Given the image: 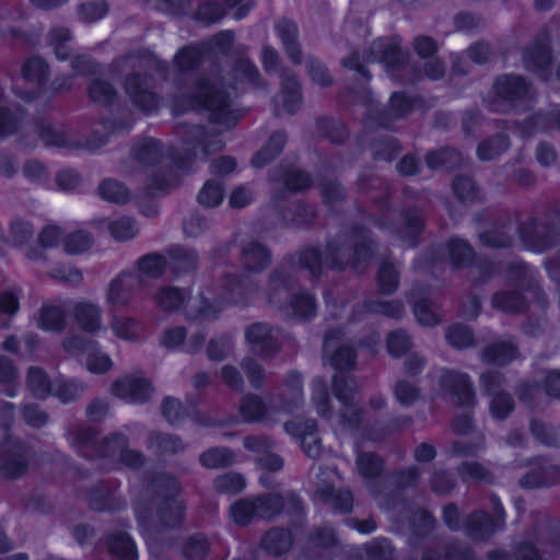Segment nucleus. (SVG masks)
Here are the masks:
<instances>
[{"label": "nucleus", "mask_w": 560, "mask_h": 560, "mask_svg": "<svg viewBox=\"0 0 560 560\" xmlns=\"http://www.w3.org/2000/svg\"><path fill=\"white\" fill-rule=\"evenodd\" d=\"M196 106L210 110L211 120L224 127L233 126L240 113L232 108L228 92L218 83L202 82L198 86Z\"/></svg>", "instance_id": "f257e3e1"}, {"label": "nucleus", "mask_w": 560, "mask_h": 560, "mask_svg": "<svg viewBox=\"0 0 560 560\" xmlns=\"http://www.w3.org/2000/svg\"><path fill=\"white\" fill-rule=\"evenodd\" d=\"M282 509V499L278 495L261 497L256 500H240L230 508V517L236 524L244 525L255 516L270 518Z\"/></svg>", "instance_id": "f03ea898"}, {"label": "nucleus", "mask_w": 560, "mask_h": 560, "mask_svg": "<svg viewBox=\"0 0 560 560\" xmlns=\"http://www.w3.org/2000/svg\"><path fill=\"white\" fill-rule=\"evenodd\" d=\"M27 382L36 396L45 398L48 395H55L63 402L75 398L81 392V387L75 382L56 381L51 384L45 372L36 368L28 371Z\"/></svg>", "instance_id": "7ed1b4c3"}, {"label": "nucleus", "mask_w": 560, "mask_h": 560, "mask_svg": "<svg viewBox=\"0 0 560 560\" xmlns=\"http://www.w3.org/2000/svg\"><path fill=\"white\" fill-rule=\"evenodd\" d=\"M67 352L83 355L86 369L92 373H105L113 366L108 354L98 350L97 345L81 337H71L65 342Z\"/></svg>", "instance_id": "20e7f679"}, {"label": "nucleus", "mask_w": 560, "mask_h": 560, "mask_svg": "<svg viewBox=\"0 0 560 560\" xmlns=\"http://www.w3.org/2000/svg\"><path fill=\"white\" fill-rule=\"evenodd\" d=\"M140 287L133 273H121L109 283L105 296L106 303L113 307L125 306L129 303L135 290Z\"/></svg>", "instance_id": "39448f33"}, {"label": "nucleus", "mask_w": 560, "mask_h": 560, "mask_svg": "<svg viewBox=\"0 0 560 560\" xmlns=\"http://www.w3.org/2000/svg\"><path fill=\"white\" fill-rule=\"evenodd\" d=\"M113 392L119 398L141 402L150 397L152 387L141 376H126L114 384Z\"/></svg>", "instance_id": "423d86ee"}, {"label": "nucleus", "mask_w": 560, "mask_h": 560, "mask_svg": "<svg viewBox=\"0 0 560 560\" xmlns=\"http://www.w3.org/2000/svg\"><path fill=\"white\" fill-rule=\"evenodd\" d=\"M74 317L82 330L89 334L100 335L106 331L102 323L101 308L97 304L81 301L74 306Z\"/></svg>", "instance_id": "0eeeda50"}, {"label": "nucleus", "mask_w": 560, "mask_h": 560, "mask_svg": "<svg viewBox=\"0 0 560 560\" xmlns=\"http://www.w3.org/2000/svg\"><path fill=\"white\" fill-rule=\"evenodd\" d=\"M500 383V377L495 374H485L481 376V384L489 395H493L490 402V411L497 419L505 418L512 410L511 397L506 394H495L494 390Z\"/></svg>", "instance_id": "6e6552de"}, {"label": "nucleus", "mask_w": 560, "mask_h": 560, "mask_svg": "<svg viewBox=\"0 0 560 560\" xmlns=\"http://www.w3.org/2000/svg\"><path fill=\"white\" fill-rule=\"evenodd\" d=\"M324 357L340 372L354 366V353L352 349L341 346L337 338H326L324 341Z\"/></svg>", "instance_id": "1a4fd4ad"}, {"label": "nucleus", "mask_w": 560, "mask_h": 560, "mask_svg": "<svg viewBox=\"0 0 560 560\" xmlns=\"http://www.w3.org/2000/svg\"><path fill=\"white\" fill-rule=\"evenodd\" d=\"M284 430L288 434L299 440L305 453L313 457L314 423L311 419L306 420L303 416L298 415L293 420L285 422Z\"/></svg>", "instance_id": "9d476101"}, {"label": "nucleus", "mask_w": 560, "mask_h": 560, "mask_svg": "<svg viewBox=\"0 0 560 560\" xmlns=\"http://www.w3.org/2000/svg\"><path fill=\"white\" fill-rule=\"evenodd\" d=\"M246 340L255 352L268 354L273 348L270 329L262 324H254L246 330Z\"/></svg>", "instance_id": "9b49d317"}, {"label": "nucleus", "mask_w": 560, "mask_h": 560, "mask_svg": "<svg viewBox=\"0 0 560 560\" xmlns=\"http://www.w3.org/2000/svg\"><path fill=\"white\" fill-rule=\"evenodd\" d=\"M166 267V259L161 255H148L143 257L139 264L136 272H132L138 282L143 285L149 279L156 278L162 275Z\"/></svg>", "instance_id": "f8f14e48"}, {"label": "nucleus", "mask_w": 560, "mask_h": 560, "mask_svg": "<svg viewBox=\"0 0 560 560\" xmlns=\"http://www.w3.org/2000/svg\"><path fill=\"white\" fill-rule=\"evenodd\" d=\"M244 446L249 451L261 453L258 462L262 467L270 470H278L282 467L281 458L269 452V444L266 440L250 436L245 439Z\"/></svg>", "instance_id": "ddd939ff"}, {"label": "nucleus", "mask_w": 560, "mask_h": 560, "mask_svg": "<svg viewBox=\"0 0 560 560\" xmlns=\"http://www.w3.org/2000/svg\"><path fill=\"white\" fill-rule=\"evenodd\" d=\"M165 492L163 517L166 518L170 516V518H172V523H176L182 518L184 511L182 500L176 497L178 493L177 482L173 479H167L165 481Z\"/></svg>", "instance_id": "4468645a"}, {"label": "nucleus", "mask_w": 560, "mask_h": 560, "mask_svg": "<svg viewBox=\"0 0 560 560\" xmlns=\"http://www.w3.org/2000/svg\"><path fill=\"white\" fill-rule=\"evenodd\" d=\"M38 328L47 331H56L63 327L65 314L59 305H44L36 318Z\"/></svg>", "instance_id": "2eb2a0df"}, {"label": "nucleus", "mask_w": 560, "mask_h": 560, "mask_svg": "<svg viewBox=\"0 0 560 560\" xmlns=\"http://www.w3.org/2000/svg\"><path fill=\"white\" fill-rule=\"evenodd\" d=\"M442 383L443 386L448 387L451 392L459 397L462 404H466L471 400L472 392L466 375L445 372L442 376Z\"/></svg>", "instance_id": "dca6fc26"}, {"label": "nucleus", "mask_w": 560, "mask_h": 560, "mask_svg": "<svg viewBox=\"0 0 560 560\" xmlns=\"http://www.w3.org/2000/svg\"><path fill=\"white\" fill-rule=\"evenodd\" d=\"M527 88L525 82L515 75H505L497 80V93L506 100H514L525 94Z\"/></svg>", "instance_id": "f3484780"}, {"label": "nucleus", "mask_w": 560, "mask_h": 560, "mask_svg": "<svg viewBox=\"0 0 560 560\" xmlns=\"http://www.w3.org/2000/svg\"><path fill=\"white\" fill-rule=\"evenodd\" d=\"M126 91L133 102L143 109H149L147 101H151L152 94L147 82L139 75L131 77L126 82Z\"/></svg>", "instance_id": "a211bd4d"}, {"label": "nucleus", "mask_w": 560, "mask_h": 560, "mask_svg": "<svg viewBox=\"0 0 560 560\" xmlns=\"http://www.w3.org/2000/svg\"><path fill=\"white\" fill-rule=\"evenodd\" d=\"M284 140L285 137L282 132L275 133L270 138L268 145L255 154L252 160L253 166L257 168L265 166L268 161L273 159L281 151Z\"/></svg>", "instance_id": "6ab92c4d"}, {"label": "nucleus", "mask_w": 560, "mask_h": 560, "mask_svg": "<svg viewBox=\"0 0 560 560\" xmlns=\"http://www.w3.org/2000/svg\"><path fill=\"white\" fill-rule=\"evenodd\" d=\"M109 550L125 560H135L137 556L136 546L129 535L122 533L115 535L108 540Z\"/></svg>", "instance_id": "aec40b11"}, {"label": "nucleus", "mask_w": 560, "mask_h": 560, "mask_svg": "<svg viewBox=\"0 0 560 560\" xmlns=\"http://www.w3.org/2000/svg\"><path fill=\"white\" fill-rule=\"evenodd\" d=\"M20 294L15 290H7L0 294V326L9 324L11 317L19 311Z\"/></svg>", "instance_id": "412c9836"}, {"label": "nucleus", "mask_w": 560, "mask_h": 560, "mask_svg": "<svg viewBox=\"0 0 560 560\" xmlns=\"http://www.w3.org/2000/svg\"><path fill=\"white\" fill-rule=\"evenodd\" d=\"M291 545V536L283 529H272L266 534L262 540L264 548L273 555H279Z\"/></svg>", "instance_id": "4be33fe9"}, {"label": "nucleus", "mask_w": 560, "mask_h": 560, "mask_svg": "<svg viewBox=\"0 0 560 560\" xmlns=\"http://www.w3.org/2000/svg\"><path fill=\"white\" fill-rule=\"evenodd\" d=\"M244 262L253 270H260L269 262V254L267 249L258 244L253 243L244 249Z\"/></svg>", "instance_id": "5701e85b"}, {"label": "nucleus", "mask_w": 560, "mask_h": 560, "mask_svg": "<svg viewBox=\"0 0 560 560\" xmlns=\"http://www.w3.org/2000/svg\"><path fill=\"white\" fill-rule=\"evenodd\" d=\"M46 63L38 57L30 58L22 70V80L38 86L46 75Z\"/></svg>", "instance_id": "b1692460"}, {"label": "nucleus", "mask_w": 560, "mask_h": 560, "mask_svg": "<svg viewBox=\"0 0 560 560\" xmlns=\"http://www.w3.org/2000/svg\"><path fill=\"white\" fill-rule=\"evenodd\" d=\"M241 416L245 421L269 419V410L257 397H247L241 405Z\"/></svg>", "instance_id": "393cba45"}, {"label": "nucleus", "mask_w": 560, "mask_h": 560, "mask_svg": "<svg viewBox=\"0 0 560 560\" xmlns=\"http://www.w3.org/2000/svg\"><path fill=\"white\" fill-rule=\"evenodd\" d=\"M113 334L122 340H132L139 331V324L127 317L114 316L110 322Z\"/></svg>", "instance_id": "a878e982"}, {"label": "nucleus", "mask_w": 560, "mask_h": 560, "mask_svg": "<svg viewBox=\"0 0 560 560\" xmlns=\"http://www.w3.org/2000/svg\"><path fill=\"white\" fill-rule=\"evenodd\" d=\"M278 32L288 55L293 61L298 62L300 60V49L295 42V25L289 22L282 23L278 26Z\"/></svg>", "instance_id": "bb28decb"}, {"label": "nucleus", "mask_w": 560, "mask_h": 560, "mask_svg": "<svg viewBox=\"0 0 560 560\" xmlns=\"http://www.w3.org/2000/svg\"><path fill=\"white\" fill-rule=\"evenodd\" d=\"M107 447L113 452H119L121 460L129 466H137L141 463V455L133 451H126L125 438L121 434L112 436L107 442Z\"/></svg>", "instance_id": "cd10ccee"}, {"label": "nucleus", "mask_w": 560, "mask_h": 560, "mask_svg": "<svg viewBox=\"0 0 560 560\" xmlns=\"http://www.w3.org/2000/svg\"><path fill=\"white\" fill-rule=\"evenodd\" d=\"M100 195L112 202L122 203L128 200L129 192L127 188L116 180H104L100 185Z\"/></svg>", "instance_id": "c85d7f7f"}, {"label": "nucleus", "mask_w": 560, "mask_h": 560, "mask_svg": "<svg viewBox=\"0 0 560 560\" xmlns=\"http://www.w3.org/2000/svg\"><path fill=\"white\" fill-rule=\"evenodd\" d=\"M109 232L117 241H127L138 233V226L130 218H120L109 223Z\"/></svg>", "instance_id": "c756f323"}, {"label": "nucleus", "mask_w": 560, "mask_h": 560, "mask_svg": "<svg viewBox=\"0 0 560 560\" xmlns=\"http://www.w3.org/2000/svg\"><path fill=\"white\" fill-rule=\"evenodd\" d=\"M320 497L340 512H349L352 508V495L348 490H339L335 493L332 489H326L322 491Z\"/></svg>", "instance_id": "7c9ffc66"}, {"label": "nucleus", "mask_w": 560, "mask_h": 560, "mask_svg": "<svg viewBox=\"0 0 560 560\" xmlns=\"http://www.w3.org/2000/svg\"><path fill=\"white\" fill-rule=\"evenodd\" d=\"M200 460L208 468H218L231 464L233 455L225 448H212L203 453Z\"/></svg>", "instance_id": "2f4dec72"}, {"label": "nucleus", "mask_w": 560, "mask_h": 560, "mask_svg": "<svg viewBox=\"0 0 560 560\" xmlns=\"http://www.w3.org/2000/svg\"><path fill=\"white\" fill-rule=\"evenodd\" d=\"M223 199V190L220 184L208 182L199 192L198 200L206 207H215Z\"/></svg>", "instance_id": "473e14b6"}, {"label": "nucleus", "mask_w": 560, "mask_h": 560, "mask_svg": "<svg viewBox=\"0 0 560 560\" xmlns=\"http://www.w3.org/2000/svg\"><path fill=\"white\" fill-rule=\"evenodd\" d=\"M516 357L515 348L510 343H501L486 352V360L494 364H504Z\"/></svg>", "instance_id": "72a5a7b5"}, {"label": "nucleus", "mask_w": 560, "mask_h": 560, "mask_svg": "<svg viewBox=\"0 0 560 560\" xmlns=\"http://www.w3.org/2000/svg\"><path fill=\"white\" fill-rule=\"evenodd\" d=\"M509 143L505 137H498L489 140L478 147L477 153L480 160H491L508 148Z\"/></svg>", "instance_id": "f704fd0d"}, {"label": "nucleus", "mask_w": 560, "mask_h": 560, "mask_svg": "<svg viewBox=\"0 0 560 560\" xmlns=\"http://www.w3.org/2000/svg\"><path fill=\"white\" fill-rule=\"evenodd\" d=\"M186 294L177 289L168 288L158 295L156 302L165 310H177L184 305Z\"/></svg>", "instance_id": "c9c22d12"}, {"label": "nucleus", "mask_w": 560, "mask_h": 560, "mask_svg": "<svg viewBox=\"0 0 560 560\" xmlns=\"http://www.w3.org/2000/svg\"><path fill=\"white\" fill-rule=\"evenodd\" d=\"M245 481L241 475L226 474L220 476L215 481V488L223 493H236L244 489Z\"/></svg>", "instance_id": "e433bc0d"}, {"label": "nucleus", "mask_w": 560, "mask_h": 560, "mask_svg": "<svg viewBox=\"0 0 560 560\" xmlns=\"http://www.w3.org/2000/svg\"><path fill=\"white\" fill-rule=\"evenodd\" d=\"M458 160V154L453 149H444L439 152H432L427 156V163L431 168L439 166L451 167Z\"/></svg>", "instance_id": "4c0bfd02"}, {"label": "nucleus", "mask_w": 560, "mask_h": 560, "mask_svg": "<svg viewBox=\"0 0 560 560\" xmlns=\"http://www.w3.org/2000/svg\"><path fill=\"white\" fill-rule=\"evenodd\" d=\"M91 245V238L83 232H77L67 236L63 242V249L69 254H80Z\"/></svg>", "instance_id": "58836bf2"}, {"label": "nucleus", "mask_w": 560, "mask_h": 560, "mask_svg": "<svg viewBox=\"0 0 560 560\" xmlns=\"http://www.w3.org/2000/svg\"><path fill=\"white\" fill-rule=\"evenodd\" d=\"M447 341L455 348H465L471 345L472 335L465 326H453L446 334Z\"/></svg>", "instance_id": "ea45409f"}, {"label": "nucleus", "mask_w": 560, "mask_h": 560, "mask_svg": "<svg viewBox=\"0 0 560 560\" xmlns=\"http://www.w3.org/2000/svg\"><path fill=\"white\" fill-rule=\"evenodd\" d=\"M358 467L360 474L370 478L377 475L382 469L381 459L374 454H363L358 458Z\"/></svg>", "instance_id": "a19ab883"}, {"label": "nucleus", "mask_w": 560, "mask_h": 560, "mask_svg": "<svg viewBox=\"0 0 560 560\" xmlns=\"http://www.w3.org/2000/svg\"><path fill=\"white\" fill-rule=\"evenodd\" d=\"M202 57V50L199 47L190 46L178 51L175 62L180 69H188L195 66Z\"/></svg>", "instance_id": "79ce46f5"}, {"label": "nucleus", "mask_w": 560, "mask_h": 560, "mask_svg": "<svg viewBox=\"0 0 560 560\" xmlns=\"http://www.w3.org/2000/svg\"><path fill=\"white\" fill-rule=\"evenodd\" d=\"M470 532L475 537H482L483 534L491 533L497 529V525L488 517L487 514L480 512L472 516L470 522Z\"/></svg>", "instance_id": "37998d69"}, {"label": "nucleus", "mask_w": 560, "mask_h": 560, "mask_svg": "<svg viewBox=\"0 0 560 560\" xmlns=\"http://www.w3.org/2000/svg\"><path fill=\"white\" fill-rule=\"evenodd\" d=\"M448 252L454 265H460L465 260H468L472 255L469 245L462 240H453L448 245Z\"/></svg>", "instance_id": "c03bdc74"}, {"label": "nucleus", "mask_w": 560, "mask_h": 560, "mask_svg": "<svg viewBox=\"0 0 560 560\" xmlns=\"http://www.w3.org/2000/svg\"><path fill=\"white\" fill-rule=\"evenodd\" d=\"M18 117L5 105L0 97V136H8L15 131Z\"/></svg>", "instance_id": "a18cd8bd"}, {"label": "nucleus", "mask_w": 560, "mask_h": 560, "mask_svg": "<svg viewBox=\"0 0 560 560\" xmlns=\"http://www.w3.org/2000/svg\"><path fill=\"white\" fill-rule=\"evenodd\" d=\"M208 551V541L201 536L197 535L191 537L184 549V553L187 558L196 560L201 558Z\"/></svg>", "instance_id": "49530a36"}, {"label": "nucleus", "mask_w": 560, "mask_h": 560, "mask_svg": "<svg viewBox=\"0 0 560 560\" xmlns=\"http://www.w3.org/2000/svg\"><path fill=\"white\" fill-rule=\"evenodd\" d=\"M415 315L418 323L423 326H432L439 320V316L433 312L427 301L419 302L415 305Z\"/></svg>", "instance_id": "de8ad7c7"}, {"label": "nucleus", "mask_w": 560, "mask_h": 560, "mask_svg": "<svg viewBox=\"0 0 560 560\" xmlns=\"http://www.w3.org/2000/svg\"><path fill=\"white\" fill-rule=\"evenodd\" d=\"M378 283L380 289L385 292L389 293L397 287V275L393 266L390 265H384L380 269L378 273Z\"/></svg>", "instance_id": "09e8293b"}, {"label": "nucleus", "mask_w": 560, "mask_h": 560, "mask_svg": "<svg viewBox=\"0 0 560 560\" xmlns=\"http://www.w3.org/2000/svg\"><path fill=\"white\" fill-rule=\"evenodd\" d=\"M284 185L290 190H300L311 184V177L301 171H290L284 176Z\"/></svg>", "instance_id": "8fccbe9b"}, {"label": "nucleus", "mask_w": 560, "mask_h": 560, "mask_svg": "<svg viewBox=\"0 0 560 560\" xmlns=\"http://www.w3.org/2000/svg\"><path fill=\"white\" fill-rule=\"evenodd\" d=\"M387 347L392 355L402 354L409 347L408 336L401 331L393 332L388 337Z\"/></svg>", "instance_id": "3c124183"}, {"label": "nucleus", "mask_w": 560, "mask_h": 560, "mask_svg": "<svg viewBox=\"0 0 560 560\" xmlns=\"http://www.w3.org/2000/svg\"><path fill=\"white\" fill-rule=\"evenodd\" d=\"M32 234V230L26 222L14 221L11 225V240L10 243L14 246H22L27 237Z\"/></svg>", "instance_id": "603ef678"}, {"label": "nucleus", "mask_w": 560, "mask_h": 560, "mask_svg": "<svg viewBox=\"0 0 560 560\" xmlns=\"http://www.w3.org/2000/svg\"><path fill=\"white\" fill-rule=\"evenodd\" d=\"M90 95L94 101L107 103L114 95L113 88L104 81H95L90 88Z\"/></svg>", "instance_id": "864d4df0"}, {"label": "nucleus", "mask_w": 560, "mask_h": 560, "mask_svg": "<svg viewBox=\"0 0 560 560\" xmlns=\"http://www.w3.org/2000/svg\"><path fill=\"white\" fill-rule=\"evenodd\" d=\"M197 15L205 23H213L222 18L223 10L217 3H207L198 10Z\"/></svg>", "instance_id": "5fc2aeb1"}, {"label": "nucleus", "mask_w": 560, "mask_h": 560, "mask_svg": "<svg viewBox=\"0 0 560 560\" xmlns=\"http://www.w3.org/2000/svg\"><path fill=\"white\" fill-rule=\"evenodd\" d=\"M293 310L299 316H308L314 310L312 296L305 293L298 294L293 300Z\"/></svg>", "instance_id": "6e6d98bb"}, {"label": "nucleus", "mask_w": 560, "mask_h": 560, "mask_svg": "<svg viewBox=\"0 0 560 560\" xmlns=\"http://www.w3.org/2000/svg\"><path fill=\"white\" fill-rule=\"evenodd\" d=\"M61 237V232L57 226H47L39 235V242L43 247L56 246Z\"/></svg>", "instance_id": "4d7b16f0"}, {"label": "nucleus", "mask_w": 560, "mask_h": 560, "mask_svg": "<svg viewBox=\"0 0 560 560\" xmlns=\"http://www.w3.org/2000/svg\"><path fill=\"white\" fill-rule=\"evenodd\" d=\"M395 394L401 404H410L417 398V390L415 387L405 382L397 384Z\"/></svg>", "instance_id": "13d9d810"}, {"label": "nucleus", "mask_w": 560, "mask_h": 560, "mask_svg": "<svg viewBox=\"0 0 560 560\" xmlns=\"http://www.w3.org/2000/svg\"><path fill=\"white\" fill-rule=\"evenodd\" d=\"M516 298L514 293H500L493 298V305L503 311L512 312L517 310Z\"/></svg>", "instance_id": "bf43d9fd"}, {"label": "nucleus", "mask_w": 560, "mask_h": 560, "mask_svg": "<svg viewBox=\"0 0 560 560\" xmlns=\"http://www.w3.org/2000/svg\"><path fill=\"white\" fill-rule=\"evenodd\" d=\"M252 200V192L246 187L236 188L231 197L230 205L234 208H242L248 205Z\"/></svg>", "instance_id": "052dcab7"}, {"label": "nucleus", "mask_w": 560, "mask_h": 560, "mask_svg": "<svg viewBox=\"0 0 560 560\" xmlns=\"http://www.w3.org/2000/svg\"><path fill=\"white\" fill-rule=\"evenodd\" d=\"M163 415L165 418L173 422L178 419L182 410V405L177 399L174 398H165L163 401Z\"/></svg>", "instance_id": "680f3d73"}, {"label": "nucleus", "mask_w": 560, "mask_h": 560, "mask_svg": "<svg viewBox=\"0 0 560 560\" xmlns=\"http://www.w3.org/2000/svg\"><path fill=\"white\" fill-rule=\"evenodd\" d=\"M142 152L139 154L140 160L156 161L161 153V145L156 140L150 139L142 144Z\"/></svg>", "instance_id": "e2e57ef3"}, {"label": "nucleus", "mask_w": 560, "mask_h": 560, "mask_svg": "<svg viewBox=\"0 0 560 560\" xmlns=\"http://www.w3.org/2000/svg\"><path fill=\"white\" fill-rule=\"evenodd\" d=\"M243 369L246 372L253 386L258 387L261 385L264 375L260 368L256 363L252 362L250 360L245 361L243 363Z\"/></svg>", "instance_id": "0e129e2a"}, {"label": "nucleus", "mask_w": 560, "mask_h": 560, "mask_svg": "<svg viewBox=\"0 0 560 560\" xmlns=\"http://www.w3.org/2000/svg\"><path fill=\"white\" fill-rule=\"evenodd\" d=\"M237 80L252 82L257 75V69L247 60H241L235 69Z\"/></svg>", "instance_id": "69168bd1"}, {"label": "nucleus", "mask_w": 560, "mask_h": 560, "mask_svg": "<svg viewBox=\"0 0 560 560\" xmlns=\"http://www.w3.org/2000/svg\"><path fill=\"white\" fill-rule=\"evenodd\" d=\"M24 418L26 422L33 427H40L46 421V415L34 406H27L25 408Z\"/></svg>", "instance_id": "338daca9"}, {"label": "nucleus", "mask_w": 560, "mask_h": 560, "mask_svg": "<svg viewBox=\"0 0 560 560\" xmlns=\"http://www.w3.org/2000/svg\"><path fill=\"white\" fill-rule=\"evenodd\" d=\"M415 49L421 57H428L436 49L435 43L429 37H418L415 40Z\"/></svg>", "instance_id": "774afa93"}]
</instances>
